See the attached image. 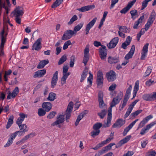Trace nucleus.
<instances>
[{"label":"nucleus","mask_w":156,"mask_h":156,"mask_svg":"<svg viewBox=\"0 0 156 156\" xmlns=\"http://www.w3.org/2000/svg\"><path fill=\"white\" fill-rule=\"evenodd\" d=\"M121 99V98H119L118 96L113 98L112 102L110 103V106L108 110L107 122L104 123L103 125V127H109L110 126L112 119V108L119 103Z\"/></svg>","instance_id":"f257e3e1"},{"label":"nucleus","mask_w":156,"mask_h":156,"mask_svg":"<svg viewBox=\"0 0 156 156\" xmlns=\"http://www.w3.org/2000/svg\"><path fill=\"white\" fill-rule=\"evenodd\" d=\"M24 14L23 8L20 6H16L11 14L15 17V20L18 24L21 23V18Z\"/></svg>","instance_id":"f03ea898"},{"label":"nucleus","mask_w":156,"mask_h":156,"mask_svg":"<svg viewBox=\"0 0 156 156\" xmlns=\"http://www.w3.org/2000/svg\"><path fill=\"white\" fill-rule=\"evenodd\" d=\"M69 66L67 65L64 66L63 68L62 75L63 76L61 78V83L63 85L66 83V80L69 76L70 74L69 72H67Z\"/></svg>","instance_id":"7ed1b4c3"},{"label":"nucleus","mask_w":156,"mask_h":156,"mask_svg":"<svg viewBox=\"0 0 156 156\" xmlns=\"http://www.w3.org/2000/svg\"><path fill=\"white\" fill-rule=\"evenodd\" d=\"M102 124L100 122H97L93 126L94 130L90 133V136L94 138L98 135L100 133V129L102 126Z\"/></svg>","instance_id":"20e7f679"},{"label":"nucleus","mask_w":156,"mask_h":156,"mask_svg":"<svg viewBox=\"0 0 156 156\" xmlns=\"http://www.w3.org/2000/svg\"><path fill=\"white\" fill-rule=\"evenodd\" d=\"M80 30H67L65 32L62 37V39L66 41L70 39L74 35L76 34L77 31Z\"/></svg>","instance_id":"39448f33"},{"label":"nucleus","mask_w":156,"mask_h":156,"mask_svg":"<svg viewBox=\"0 0 156 156\" xmlns=\"http://www.w3.org/2000/svg\"><path fill=\"white\" fill-rule=\"evenodd\" d=\"M7 34L8 32L7 30H2L0 33V36L1 38L0 48L1 49L4 48L5 44L6 41V37Z\"/></svg>","instance_id":"423d86ee"},{"label":"nucleus","mask_w":156,"mask_h":156,"mask_svg":"<svg viewBox=\"0 0 156 156\" xmlns=\"http://www.w3.org/2000/svg\"><path fill=\"white\" fill-rule=\"evenodd\" d=\"M65 115H59L57 118L56 121L51 124V126H56L58 128H60L61 126L60 124L62 123L64 120Z\"/></svg>","instance_id":"0eeeda50"},{"label":"nucleus","mask_w":156,"mask_h":156,"mask_svg":"<svg viewBox=\"0 0 156 156\" xmlns=\"http://www.w3.org/2000/svg\"><path fill=\"white\" fill-rule=\"evenodd\" d=\"M89 46L87 45L84 51V57L83 61V62L84 63L85 66H86L89 59Z\"/></svg>","instance_id":"6e6552de"},{"label":"nucleus","mask_w":156,"mask_h":156,"mask_svg":"<svg viewBox=\"0 0 156 156\" xmlns=\"http://www.w3.org/2000/svg\"><path fill=\"white\" fill-rule=\"evenodd\" d=\"M73 106V103L72 101L70 102L67 108L66 112V119L67 122H69V119L71 116V113L72 110Z\"/></svg>","instance_id":"1a4fd4ad"},{"label":"nucleus","mask_w":156,"mask_h":156,"mask_svg":"<svg viewBox=\"0 0 156 156\" xmlns=\"http://www.w3.org/2000/svg\"><path fill=\"white\" fill-rule=\"evenodd\" d=\"M42 38H38L34 43L32 46V50H33L39 51L42 48L41 45Z\"/></svg>","instance_id":"9d476101"},{"label":"nucleus","mask_w":156,"mask_h":156,"mask_svg":"<svg viewBox=\"0 0 156 156\" xmlns=\"http://www.w3.org/2000/svg\"><path fill=\"white\" fill-rule=\"evenodd\" d=\"M116 73L112 70H111L106 74V77L109 82L114 81L116 79Z\"/></svg>","instance_id":"9b49d317"},{"label":"nucleus","mask_w":156,"mask_h":156,"mask_svg":"<svg viewBox=\"0 0 156 156\" xmlns=\"http://www.w3.org/2000/svg\"><path fill=\"white\" fill-rule=\"evenodd\" d=\"M119 41V38L115 37L112 39L110 42L107 44V46L109 49L114 48L115 47Z\"/></svg>","instance_id":"f8f14e48"},{"label":"nucleus","mask_w":156,"mask_h":156,"mask_svg":"<svg viewBox=\"0 0 156 156\" xmlns=\"http://www.w3.org/2000/svg\"><path fill=\"white\" fill-rule=\"evenodd\" d=\"M156 14L154 10H153L150 15V16L147 22V29H148L152 24L155 19Z\"/></svg>","instance_id":"ddd939ff"},{"label":"nucleus","mask_w":156,"mask_h":156,"mask_svg":"<svg viewBox=\"0 0 156 156\" xmlns=\"http://www.w3.org/2000/svg\"><path fill=\"white\" fill-rule=\"evenodd\" d=\"M99 55L102 59H105L107 55V50L106 46L102 45V47L99 49Z\"/></svg>","instance_id":"4468645a"},{"label":"nucleus","mask_w":156,"mask_h":156,"mask_svg":"<svg viewBox=\"0 0 156 156\" xmlns=\"http://www.w3.org/2000/svg\"><path fill=\"white\" fill-rule=\"evenodd\" d=\"M136 1V0H133L132 1L129 2L127 6L120 11V13L122 14L126 13L134 4Z\"/></svg>","instance_id":"2eb2a0df"},{"label":"nucleus","mask_w":156,"mask_h":156,"mask_svg":"<svg viewBox=\"0 0 156 156\" xmlns=\"http://www.w3.org/2000/svg\"><path fill=\"white\" fill-rule=\"evenodd\" d=\"M103 74L102 72L99 71L97 73V82L98 85L103 83Z\"/></svg>","instance_id":"dca6fc26"},{"label":"nucleus","mask_w":156,"mask_h":156,"mask_svg":"<svg viewBox=\"0 0 156 156\" xmlns=\"http://www.w3.org/2000/svg\"><path fill=\"white\" fill-rule=\"evenodd\" d=\"M95 8V6L94 5H90L87 6H85L77 9V10L80 12H84L87 11L91 9H93Z\"/></svg>","instance_id":"f3484780"},{"label":"nucleus","mask_w":156,"mask_h":156,"mask_svg":"<svg viewBox=\"0 0 156 156\" xmlns=\"http://www.w3.org/2000/svg\"><path fill=\"white\" fill-rule=\"evenodd\" d=\"M18 87H17L13 90L12 93L9 92L7 96V99H10L12 98H14L19 93Z\"/></svg>","instance_id":"a211bd4d"},{"label":"nucleus","mask_w":156,"mask_h":156,"mask_svg":"<svg viewBox=\"0 0 156 156\" xmlns=\"http://www.w3.org/2000/svg\"><path fill=\"white\" fill-rule=\"evenodd\" d=\"M135 49V47L134 45H133L131 47V48L129 52L126 54L125 57V59L129 60L132 57L133 55L134 54Z\"/></svg>","instance_id":"6ab92c4d"},{"label":"nucleus","mask_w":156,"mask_h":156,"mask_svg":"<svg viewBox=\"0 0 156 156\" xmlns=\"http://www.w3.org/2000/svg\"><path fill=\"white\" fill-rule=\"evenodd\" d=\"M139 120L138 119H137L135 121L131 123L127 127H126L124 129L123 133V135L125 136L129 130L133 127V126L135 125L136 123Z\"/></svg>","instance_id":"aec40b11"},{"label":"nucleus","mask_w":156,"mask_h":156,"mask_svg":"<svg viewBox=\"0 0 156 156\" xmlns=\"http://www.w3.org/2000/svg\"><path fill=\"white\" fill-rule=\"evenodd\" d=\"M58 72L56 71L53 75V76L52 78L51 83V86L52 88L54 87L56 84L58 80Z\"/></svg>","instance_id":"412c9836"},{"label":"nucleus","mask_w":156,"mask_h":156,"mask_svg":"<svg viewBox=\"0 0 156 156\" xmlns=\"http://www.w3.org/2000/svg\"><path fill=\"white\" fill-rule=\"evenodd\" d=\"M125 123V120L121 119H119L117 120L112 126L113 128L120 127L123 125Z\"/></svg>","instance_id":"4be33fe9"},{"label":"nucleus","mask_w":156,"mask_h":156,"mask_svg":"<svg viewBox=\"0 0 156 156\" xmlns=\"http://www.w3.org/2000/svg\"><path fill=\"white\" fill-rule=\"evenodd\" d=\"M46 70L44 69L36 71L34 75V78L41 77L43 76L46 73Z\"/></svg>","instance_id":"5701e85b"},{"label":"nucleus","mask_w":156,"mask_h":156,"mask_svg":"<svg viewBox=\"0 0 156 156\" xmlns=\"http://www.w3.org/2000/svg\"><path fill=\"white\" fill-rule=\"evenodd\" d=\"M52 105L49 102H44L42 105V108L45 109L46 111H49L52 108Z\"/></svg>","instance_id":"b1692460"},{"label":"nucleus","mask_w":156,"mask_h":156,"mask_svg":"<svg viewBox=\"0 0 156 156\" xmlns=\"http://www.w3.org/2000/svg\"><path fill=\"white\" fill-rule=\"evenodd\" d=\"M132 38L129 36H128L126 38V41L122 43L121 47L124 49H126L127 46L129 45L131 42Z\"/></svg>","instance_id":"393cba45"},{"label":"nucleus","mask_w":156,"mask_h":156,"mask_svg":"<svg viewBox=\"0 0 156 156\" xmlns=\"http://www.w3.org/2000/svg\"><path fill=\"white\" fill-rule=\"evenodd\" d=\"M136 104L133 102L130 105L124 116V118H126L132 112L133 109Z\"/></svg>","instance_id":"a878e982"},{"label":"nucleus","mask_w":156,"mask_h":156,"mask_svg":"<svg viewBox=\"0 0 156 156\" xmlns=\"http://www.w3.org/2000/svg\"><path fill=\"white\" fill-rule=\"evenodd\" d=\"M136 104L133 102L130 105L124 116V118H126L132 112L133 109Z\"/></svg>","instance_id":"bb28decb"},{"label":"nucleus","mask_w":156,"mask_h":156,"mask_svg":"<svg viewBox=\"0 0 156 156\" xmlns=\"http://www.w3.org/2000/svg\"><path fill=\"white\" fill-rule=\"evenodd\" d=\"M49 62L48 60H44L41 61L37 65V68L38 69L43 68Z\"/></svg>","instance_id":"cd10ccee"},{"label":"nucleus","mask_w":156,"mask_h":156,"mask_svg":"<svg viewBox=\"0 0 156 156\" xmlns=\"http://www.w3.org/2000/svg\"><path fill=\"white\" fill-rule=\"evenodd\" d=\"M97 20L96 17L94 18L86 26V29H90L94 25L96 22Z\"/></svg>","instance_id":"c85d7f7f"},{"label":"nucleus","mask_w":156,"mask_h":156,"mask_svg":"<svg viewBox=\"0 0 156 156\" xmlns=\"http://www.w3.org/2000/svg\"><path fill=\"white\" fill-rule=\"evenodd\" d=\"M131 137V135H128L126 136V137L121 140L119 143V144L120 146H121L123 144L126 143L130 139Z\"/></svg>","instance_id":"c756f323"},{"label":"nucleus","mask_w":156,"mask_h":156,"mask_svg":"<svg viewBox=\"0 0 156 156\" xmlns=\"http://www.w3.org/2000/svg\"><path fill=\"white\" fill-rule=\"evenodd\" d=\"M119 61V59L117 58L110 56L108 58V62L110 64L117 63Z\"/></svg>","instance_id":"7c9ffc66"},{"label":"nucleus","mask_w":156,"mask_h":156,"mask_svg":"<svg viewBox=\"0 0 156 156\" xmlns=\"http://www.w3.org/2000/svg\"><path fill=\"white\" fill-rule=\"evenodd\" d=\"M128 100L126 98H124L123 101H121L119 107V109L120 111H121L122 110L124 107L126 106Z\"/></svg>","instance_id":"2f4dec72"},{"label":"nucleus","mask_w":156,"mask_h":156,"mask_svg":"<svg viewBox=\"0 0 156 156\" xmlns=\"http://www.w3.org/2000/svg\"><path fill=\"white\" fill-rule=\"evenodd\" d=\"M13 116L12 115L10 116V117L9 118L6 126V128L7 129H9L13 123Z\"/></svg>","instance_id":"473e14b6"},{"label":"nucleus","mask_w":156,"mask_h":156,"mask_svg":"<svg viewBox=\"0 0 156 156\" xmlns=\"http://www.w3.org/2000/svg\"><path fill=\"white\" fill-rule=\"evenodd\" d=\"M115 145V144L114 143H111L110 144L102 148V151H103L105 153L107 152L108 151L110 150L112 147Z\"/></svg>","instance_id":"72a5a7b5"},{"label":"nucleus","mask_w":156,"mask_h":156,"mask_svg":"<svg viewBox=\"0 0 156 156\" xmlns=\"http://www.w3.org/2000/svg\"><path fill=\"white\" fill-rule=\"evenodd\" d=\"M132 89V86L131 85H130L126 90L124 98H126V99L128 100L131 94V91Z\"/></svg>","instance_id":"f704fd0d"},{"label":"nucleus","mask_w":156,"mask_h":156,"mask_svg":"<svg viewBox=\"0 0 156 156\" xmlns=\"http://www.w3.org/2000/svg\"><path fill=\"white\" fill-rule=\"evenodd\" d=\"M141 59L142 60L144 59L146 55V44H145L144 46L141 51Z\"/></svg>","instance_id":"c9c22d12"},{"label":"nucleus","mask_w":156,"mask_h":156,"mask_svg":"<svg viewBox=\"0 0 156 156\" xmlns=\"http://www.w3.org/2000/svg\"><path fill=\"white\" fill-rule=\"evenodd\" d=\"M56 99V94L53 92H51L49 94L47 99L51 101H53Z\"/></svg>","instance_id":"e433bc0d"},{"label":"nucleus","mask_w":156,"mask_h":156,"mask_svg":"<svg viewBox=\"0 0 156 156\" xmlns=\"http://www.w3.org/2000/svg\"><path fill=\"white\" fill-rule=\"evenodd\" d=\"M144 15H143L141 16L137 21H136L133 27V28L136 29L138 26L139 25L140 23L142 22V20L144 19Z\"/></svg>","instance_id":"4c0bfd02"},{"label":"nucleus","mask_w":156,"mask_h":156,"mask_svg":"<svg viewBox=\"0 0 156 156\" xmlns=\"http://www.w3.org/2000/svg\"><path fill=\"white\" fill-rule=\"evenodd\" d=\"M63 0H56L51 6L52 8H55L59 6L63 2Z\"/></svg>","instance_id":"58836bf2"},{"label":"nucleus","mask_w":156,"mask_h":156,"mask_svg":"<svg viewBox=\"0 0 156 156\" xmlns=\"http://www.w3.org/2000/svg\"><path fill=\"white\" fill-rule=\"evenodd\" d=\"M19 127L21 130H22L21 132L22 133H24L28 131V129L27 128V126L25 124H21L18 125Z\"/></svg>","instance_id":"ea45409f"},{"label":"nucleus","mask_w":156,"mask_h":156,"mask_svg":"<svg viewBox=\"0 0 156 156\" xmlns=\"http://www.w3.org/2000/svg\"><path fill=\"white\" fill-rule=\"evenodd\" d=\"M12 71L11 69H9L8 71L5 72L4 76V79L5 81L7 82L8 81L7 76L10 75L12 73Z\"/></svg>","instance_id":"a19ab883"},{"label":"nucleus","mask_w":156,"mask_h":156,"mask_svg":"<svg viewBox=\"0 0 156 156\" xmlns=\"http://www.w3.org/2000/svg\"><path fill=\"white\" fill-rule=\"evenodd\" d=\"M22 133V132L20 131H16L15 132L10 134V137L9 138V139H10L13 141V140L15 138V137L18 134V133Z\"/></svg>","instance_id":"79ce46f5"},{"label":"nucleus","mask_w":156,"mask_h":156,"mask_svg":"<svg viewBox=\"0 0 156 156\" xmlns=\"http://www.w3.org/2000/svg\"><path fill=\"white\" fill-rule=\"evenodd\" d=\"M90 75L89 77L87 78V82L89 83V87H90L92 83V80H93V75L90 72H89Z\"/></svg>","instance_id":"37998d69"},{"label":"nucleus","mask_w":156,"mask_h":156,"mask_svg":"<svg viewBox=\"0 0 156 156\" xmlns=\"http://www.w3.org/2000/svg\"><path fill=\"white\" fill-rule=\"evenodd\" d=\"M87 70L83 71L81 76V78L80 80V82H82L86 78L87 74Z\"/></svg>","instance_id":"c03bdc74"},{"label":"nucleus","mask_w":156,"mask_h":156,"mask_svg":"<svg viewBox=\"0 0 156 156\" xmlns=\"http://www.w3.org/2000/svg\"><path fill=\"white\" fill-rule=\"evenodd\" d=\"M142 112V110H138L132 113L130 115L131 118H135Z\"/></svg>","instance_id":"a18cd8bd"},{"label":"nucleus","mask_w":156,"mask_h":156,"mask_svg":"<svg viewBox=\"0 0 156 156\" xmlns=\"http://www.w3.org/2000/svg\"><path fill=\"white\" fill-rule=\"evenodd\" d=\"M156 98V92L152 95L148 94L147 95V101H151L152 99Z\"/></svg>","instance_id":"49530a36"},{"label":"nucleus","mask_w":156,"mask_h":156,"mask_svg":"<svg viewBox=\"0 0 156 156\" xmlns=\"http://www.w3.org/2000/svg\"><path fill=\"white\" fill-rule=\"evenodd\" d=\"M107 111L105 110H102L101 112L98 113V115L101 119H103Z\"/></svg>","instance_id":"de8ad7c7"},{"label":"nucleus","mask_w":156,"mask_h":156,"mask_svg":"<svg viewBox=\"0 0 156 156\" xmlns=\"http://www.w3.org/2000/svg\"><path fill=\"white\" fill-rule=\"evenodd\" d=\"M67 57L66 55H63L60 58L58 62V64L60 65L62 64L64 62L66 61Z\"/></svg>","instance_id":"09e8293b"},{"label":"nucleus","mask_w":156,"mask_h":156,"mask_svg":"<svg viewBox=\"0 0 156 156\" xmlns=\"http://www.w3.org/2000/svg\"><path fill=\"white\" fill-rule=\"evenodd\" d=\"M46 111L42 108L39 109L38 111V114L40 116L44 115L46 113Z\"/></svg>","instance_id":"8fccbe9b"},{"label":"nucleus","mask_w":156,"mask_h":156,"mask_svg":"<svg viewBox=\"0 0 156 156\" xmlns=\"http://www.w3.org/2000/svg\"><path fill=\"white\" fill-rule=\"evenodd\" d=\"M146 123V118H145L140 123L138 126L137 129H138L139 128H141L144 126Z\"/></svg>","instance_id":"3c124183"},{"label":"nucleus","mask_w":156,"mask_h":156,"mask_svg":"<svg viewBox=\"0 0 156 156\" xmlns=\"http://www.w3.org/2000/svg\"><path fill=\"white\" fill-rule=\"evenodd\" d=\"M130 13L131 15V18L133 20H135L136 17L134 16H136L137 14V10L136 9L132 10L130 11Z\"/></svg>","instance_id":"603ef678"},{"label":"nucleus","mask_w":156,"mask_h":156,"mask_svg":"<svg viewBox=\"0 0 156 156\" xmlns=\"http://www.w3.org/2000/svg\"><path fill=\"white\" fill-rule=\"evenodd\" d=\"M83 115L81 114L78 115L75 123L76 126H77L78 125L80 121L83 118Z\"/></svg>","instance_id":"864d4df0"},{"label":"nucleus","mask_w":156,"mask_h":156,"mask_svg":"<svg viewBox=\"0 0 156 156\" xmlns=\"http://www.w3.org/2000/svg\"><path fill=\"white\" fill-rule=\"evenodd\" d=\"M99 107L101 108H106L107 105L104 103L103 100L99 101Z\"/></svg>","instance_id":"5fc2aeb1"},{"label":"nucleus","mask_w":156,"mask_h":156,"mask_svg":"<svg viewBox=\"0 0 156 156\" xmlns=\"http://www.w3.org/2000/svg\"><path fill=\"white\" fill-rule=\"evenodd\" d=\"M77 19V17L76 15H74L70 19L69 21L68 22L69 25L73 23Z\"/></svg>","instance_id":"6e6d98bb"},{"label":"nucleus","mask_w":156,"mask_h":156,"mask_svg":"<svg viewBox=\"0 0 156 156\" xmlns=\"http://www.w3.org/2000/svg\"><path fill=\"white\" fill-rule=\"evenodd\" d=\"M139 81L138 80L136 81L134 87L133 91L134 92H137L139 90Z\"/></svg>","instance_id":"4d7b16f0"},{"label":"nucleus","mask_w":156,"mask_h":156,"mask_svg":"<svg viewBox=\"0 0 156 156\" xmlns=\"http://www.w3.org/2000/svg\"><path fill=\"white\" fill-rule=\"evenodd\" d=\"M1 5L2 6V8H3L5 9L6 11V12L5 13V14L6 16L9 13V7L8 6H6L5 3H2L1 2Z\"/></svg>","instance_id":"13d9d810"},{"label":"nucleus","mask_w":156,"mask_h":156,"mask_svg":"<svg viewBox=\"0 0 156 156\" xmlns=\"http://www.w3.org/2000/svg\"><path fill=\"white\" fill-rule=\"evenodd\" d=\"M75 57L74 56H72L70 58V61L69 66L71 67H73L74 64Z\"/></svg>","instance_id":"bf43d9fd"},{"label":"nucleus","mask_w":156,"mask_h":156,"mask_svg":"<svg viewBox=\"0 0 156 156\" xmlns=\"http://www.w3.org/2000/svg\"><path fill=\"white\" fill-rule=\"evenodd\" d=\"M71 44V43L70 41L69 40H68V41H67L66 42L64 43L63 47V49L65 50V49H66L68 48V46L69 45Z\"/></svg>","instance_id":"052dcab7"},{"label":"nucleus","mask_w":156,"mask_h":156,"mask_svg":"<svg viewBox=\"0 0 156 156\" xmlns=\"http://www.w3.org/2000/svg\"><path fill=\"white\" fill-rule=\"evenodd\" d=\"M156 124V121L151 122L150 124L147 125V130H149L151 128Z\"/></svg>","instance_id":"680f3d73"},{"label":"nucleus","mask_w":156,"mask_h":156,"mask_svg":"<svg viewBox=\"0 0 156 156\" xmlns=\"http://www.w3.org/2000/svg\"><path fill=\"white\" fill-rule=\"evenodd\" d=\"M13 142V141L9 139H8V141L6 144L4 145V147H8L10 146L12 144Z\"/></svg>","instance_id":"e2e57ef3"},{"label":"nucleus","mask_w":156,"mask_h":156,"mask_svg":"<svg viewBox=\"0 0 156 156\" xmlns=\"http://www.w3.org/2000/svg\"><path fill=\"white\" fill-rule=\"evenodd\" d=\"M56 113L54 112H51L47 116V118L49 119L53 118L55 116Z\"/></svg>","instance_id":"0e129e2a"},{"label":"nucleus","mask_w":156,"mask_h":156,"mask_svg":"<svg viewBox=\"0 0 156 156\" xmlns=\"http://www.w3.org/2000/svg\"><path fill=\"white\" fill-rule=\"evenodd\" d=\"M119 1V0H111V5L110 9H112L114 6Z\"/></svg>","instance_id":"69168bd1"},{"label":"nucleus","mask_w":156,"mask_h":156,"mask_svg":"<svg viewBox=\"0 0 156 156\" xmlns=\"http://www.w3.org/2000/svg\"><path fill=\"white\" fill-rule=\"evenodd\" d=\"M134 154L133 151H128L126 153L124 154L123 156H132Z\"/></svg>","instance_id":"338daca9"},{"label":"nucleus","mask_w":156,"mask_h":156,"mask_svg":"<svg viewBox=\"0 0 156 156\" xmlns=\"http://www.w3.org/2000/svg\"><path fill=\"white\" fill-rule=\"evenodd\" d=\"M147 156H156V152L154 151L149 152L147 153Z\"/></svg>","instance_id":"774afa93"}]
</instances>
